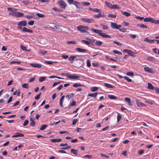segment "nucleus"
Returning <instances> with one entry per match:
<instances>
[{"instance_id":"obj_1","label":"nucleus","mask_w":159,"mask_h":159,"mask_svg":"<svg viewBox=\"0 0 159 159\" xmlns=\"http://www.w3.org/2000/svg\"><path fill=\"white\" fill-rule=\"evenodd\" d=\"M90 30L93 31L102 37L111 38V36L109 35L103 33L102 30L94 29L93 28H91Z\"/></svg>"},{"instance_id":"obj_2","label":"nucleus","mask_w":159,"mask_h":159,"mask_svg":"<svg viewBox=\"0 0 159 159\" xmlns=\"http://www.w3.org/2000/svg\"><path fill=\"white\" fill-rule=\"evenodd\" d=\"M89 29V27L86 26L80 25L77 27V30L82 33L87 32V30Z\"/></svg>"},{"instance_id":"obj_3","label":"nucleus","mask_w":159,"mask_h":159,"mask_svg":"<svg viewBox=\"0 0 159 159\" xmlns=\"http://www.w3.org/2000/svg\"><path fill=\"white\" fill-rule=\"evenodd\" d=\"M111 27L113 29H116L119 30L121 32H124L123 30H124V28L123 29L120 28L121 27V25H117L116 23H114L112 22H111Z\"/></svg>"},{"instance_id":"obj_4","label":"nucleus","mask_w":159,"mask_h":159,"mask_svg":"<svg viewBox=\"0 0 159 159\" xmlns=\"http://www.w3.org/2000/svg\"><path fill=\"white\" fill-rule=\"evenodd\" d=\"M65 75L69 79H80V77L76 75L75 74H74L72 75H70L68 73L65 74Z\"/></svg>"},{"instance_id":"obj_5","label":"nucleus","mask_w":159,"mask_h":159,"mask_svg":"<svg viewBox=\"0 0 159 159\" xmlns=\"http://www.w3.org/2000/svg\"><path fill=\"white\" fill-rule=\"evenodd\" d=\"M81 19L82 21L88 23H92L94 22V20L91 18H82Z\"/></svg>"},{"instance_id":"obj_6","label":"nucleus","mask_w":159,"mask_h":159,"mask_svg":"<svg viewBox=\"0 0 159 159\" xmlns=\"http://www.w3.org/2000/svg\"><path fill=\"white\" fill-rule=\"evenodd\" d=\"M7 9L8 11L11 12L9 13V15L14 16H15L14 14L16 13V11L18 10L16 8H14L12 7H8Z\"/></svg>"},{"instance_id":"obj_7","label":"nucleus","mask_w":159,"mask_h":159,"mask_svg":"<svg viewBox=\"0 0 159 159\" xmlns=\"http://www.w3.org/2000/svg\"><path fill=\"white\" fill-rule=\"evenodd\" d=\"M144 21L145 22H151L152 23L157 24V20H156L151 17H146L144 19Z\"/></svg>"},{"instance_id":"obj_8","label":"nucleus","mask_w":159,"mask_h":159,"mask_svg":"<svg viewBox=\"0 0 159 159\" xmlns=\"http://www.w3.org/2000/svg\"><path fill=\"white\" fill-rule=\"evenodd\" d=\"M57 3L61 8L63 9H65L67 5L66 3L62 0H60L58 1Z\"/></svg>"},{"instance_id":"obj_9","label":"nucleus","mask_w":159,"mask_h":159,"mask_svg":"<svg viewBox=\"0 0 159 159\" xmlns=\"http://www.w3.org/2000/svg\"><path fill=\"white\" fill-rule=\"evenodd\" d=\"M123 52H126L128 54V55L134 57V52L132 51L129 50L125 49L123 50Z\"/></svg>"},{"instance_id":"obj_10","label":"nucleus","mask_w":159,"mask_h":159,"mask_svg":"<svg viewBox=\"0 0 159 159\" xmlns=\"http://www.w3.org/2000/svg\"><path fill=\"white\" fill-rule=\"evenodd\" d=\"M30 65L33 67L40 68L42 66V65L40 64L37 63H31L30 64Z\"/></svg>"},{"instance_id":"obj_11","label":"nucleus","mask_w":159,"mask_h":159,"mask_svg":"<svg viewBox=\"0 0 159 159\" xmlns=\"http://www.w3.org/2000/svg\"><path fill=\"white\" fill-rule=\"evenodd\" d=\"M144 71L150 73H153L154 72V71L152 68H150L148 67H144Z\"/></svg>"},{"instance_id":"obj_12","label":"nucleus","mask_w":159,"mask_h":159,"mask_svg":"<svg viewBox=\"0 0 159 159\" xmlns=\"http://www.w3.org/2000/svg\"><path fill=\"white\" fill-rule=\"evenodd\" d=\"M136 102L137 106L139 107L145 106V105L144 104L141 102L138 99L136 100Z\"/></svg>"},{"instance_id":"obj_13","label":"nucleus","mask_w":159,"mask_h":159,"mask_svg":"<svg viewBox=\"0 0 159 159\" xmlns=\"http://www.w3.org/2000/svg\"><path fill=\"white\" fill-rule=\"evenodd\" d=\"M24 136V134L19 132H16L15 134L12 136V138H16L17 137H22Z\"/></svg>"},{"instance_id":"obj_14","label":"nucleus","mask_w":159,"mask_h":159,"mask_svg":"<svg viewBox=\"0 0 159 159\" xmlns=\"http://www.w3.org/2000/svg\"><path fill=\"white\" fill-rule=\"evenodd\" d=\"M76 50L77 51L82 53L86 52L88 51V50L87 49H82L79 48H76Z\"/></svg>"},{"instance_id":"obj_15","label":"nucleus","mask_w":159,"mask_h":159,"mask_svg":"<svg viewBox=\"0 0 159 159\" xmlns=\"http://www.w3.org/2000/svg\"><path fill=\"white\" fill-rule=\"evenodd\" d=\"M125 100L129 104V106H132L133 104V102L131 100L130 98H125Z\"/></svg>"},{"instance_id":"obj_16","label":"nucleus","mask_w":159,"mask_h":159,"mask_svg":"<svg viewBox=\"0 0 159 159\" xmlns=\"http://www.w3.org/2000/svg\"><path fill=\"white\" fill-rule=\"evenodd\" d=\"M34 117H32L30 118V121H31L30 125L31 126H34L35 123V122L34 121Z\"/></svg>"},{"instance_id":"obj_17","label":"nucleus","mask_w":159,"mask_h":159,"mask_svg":"<svg viewBox=\"0 0 159 159\" xmlns=\"http://www.w3.org/2000/svg\"><path fill=\"white\" fill-rule=\"evenodd\" d=\"M27 22L26 21L23 20L20 21L18 24V25L21 26H25L26 25Z\"/></svg>"},{"instance_id":"obj_18","label":"nucleus","mask_w":159,"mask_h":159,"mask_svg":"<svg viewBox=\"0 0 159 159\" xmlns=\"http://www.w3.org/2000/svg\"><path fill=\"white\" fill-rule=\"evenodd\" d=\"M89 10L92 11H93L95 12H101V10L98 9L97 8H93L90 7L89 8Z\"/></svg>"},{"instance_id":"obj_19","label":"nucleus","mask_w":159,"mask_h":159,"mask_svg":"<svg viewBox=\"0 0 159 159\" xmlns=\"http://www.w3.org/2000/svg\"><path fill=\"white\" fill-rule=\"evenodd\" d=\"M24 14L22 13H21L19 12H16V13L14 14L15 16L20 17H22L24 16Z\"/></svg>"},{"instance_id":"obj_20","label":"nucleus","mask_w":159,"mask_h":159,"mask_svg":"<svg viewBox=\"0 0 159 159\" xmlns=\"http://www.w3.org/2000/svg\"><path fill=\"white\" fill-rule=\"evenodd\" d=\"M22 31L23 32H27L32 33L33 31L25 27H24L22 29Z\"/></svg>"},{"instance_id":"obj_21","label":"nucleus","mask_w":159,"mask_h":159,"mask_svg":"<svg viewBox=\"0 0 159 159\" xmlns=\"http://www.w3.org/2000/svg\"><path fill=\"white\" fill-rule=\"evenodd\" d=\"M61 141V139H52L50 140V141L53 143L59 142Z\"/></svg>"},{"instance_id":"obj_22","label":"nucleus","mask_w":159,"mask_h":159,"mask_svg":"<svg viewBox=\"0 0 159 159\" xmlns=\"http://www.w3.org/2000/svg\"><path fill=\"white\" fill-rule=\"evenodd\" d=\"M98 94V93L97 92L92 93H89L88 95V96L91 97H93V98H95Z\"/></svg>"},{"instance_id":"obj_23","label":"nucleus","mask_w":159,"mask_h":159,"mask_svg":"<svg viewBox=\"0 0 159 159\" xmlns=\"http://www.w3.org/2000/svg\"><path fill=\"white\" fill-rule=\"evenodd\" d=\"M108 97L111 100H115L117 99V97L112 95H108Z\"/></svg>"},{"instance_id":"obj_24","label":"nucleus","mask_w":159,"mask_h":159,"mask_svg":"<svg viewBox=\"0 0 159 159\" xmlns=\"http://www.w3.org/2000/svg\"><path fill=\"white\" fill-rule=\"evenodd\" d=\"M99 13L98 14L94 15L93 16L95 17L98 18L100 17H103L104 16L103 15H102L100 12H98Z\"/></svg>"},{"instance_id":"obj_25","label":"nucleus","mask_w":159,"mask_h":159,"mask_svg":"<svg viewBox=\"0 0 159 159\" xmlns=\"http://www.w3.org/2000/svg\"><path fill=\"white\" fill-rule=\"evenodd\" d=\"M81 42L87 45H89L90 44L92 43V42L85 40H82Z\"/></svg>"},{"instance_id":"obj_26","label":"nucleus","mask_w":159,"mask_h":159,"mask_svg":"<svg viewBox=\"0 0 159 159\" xmlns=\"http://www.w3.org/2000/svg\"><path fill=\"white\" fill-rule=\"evenodd\" d=\"M74 95V94L73 93H71L66 95V98H68L69 100L70 98L73 97Z\"/></svg>"},{"instance_id":"obj_27","label":"nucleus","mask_w":159,"mask_h":159,"mask_svg":"<svg viewBox=\"0 0 159 159\" xmlns=\"http://www.w3.org/2000/svg\"><path fill=\"white\" fill-rule=\"evenodd\" d=\"M105 3L107 7L111 9L112 4L111 3L107 1L105 2Z\"/></svg>"},{"instance_id":"obj_28","label":"nucleus","mask_w":159,"mask_h":159,"mask_svg":"<svg viewBox=\"0 0 159 159\" xmlns=\"http://www.w3.org/2000/svg\"><path fill=\"white\" fill-rule=\"evenodd\" d=\"M155 39L151 40L150 39H148L147 38H146L144 39V41L145 42H148L150 43H152L154 41H155Z\"/></svg>"},{"instance_id":"obj_29","label":"nucleus","mask_w":159,"mask_h":159,"mask_svg":"<svg viewBox=\"0 0 159 159\" xmlns=\"http://www.w3.org/2000/svg\"><path fill=\"white\" fill-rule=\"evenodd\" d=\"M148 88L149 89L153 90L154 89V87L153 86V85L151 83H148Z\"/></svg>"},{"instance_id":"obj_30","label":"nucleus","mask_w":159,"mask_h":159,"mask_svg":"<svg viewBox=\"0 0 159 159\" xmlns=\"http://www.w3.org/2000/svg\"><path fill=\"white\" fill-rule=\"evenodd\" d=\"M104 85L105 87L108 88H113L114 87L112 85L108 83H105Z\"/></svg>"},{"instance_id":"obj_31","label":"nucleus","mask_w":159,"mask_h":159,"mask_svg":"<svg viewBox=\"0 0 159 159\" xmlns=\"http://www.w3.org/2000/svg\"><path fill=\"white\" fill-rule=\"evenodd\" d=\"M137 25L141 28H148L147 26L144 24H138Z\"/></svg>"},{"instance_id":"obj_32","label":"nucleus","mask_w":159,"mask_h":159,"mask_svg":"<svg viewBox=\"0 0 159 159\" xmlns=\"http://www.w3.org/2000/svg\"><path fill=\"white\" fill-rule=\"evenodd\" d=\"M122 14L123 15L126 16H130V13L129 12H127V11H124V12L122 11Z\"/></svg>"},{"instance_id":"obj_33","label":"nucleus","mask_w":159,"mask_h":159,"mask_svg":"<svg viewBox=\"0 0 159 159\" xmlns=\"http://www.w3.org/2000/svg\"><path fill=\"white\" fill-rule=\"evenodd\" d=\"M65 96H63L61 98L60 101V105L61 107H63L62 101L64 100Z\"/></svg>"},{"instance_id":"obj_34","label":"nucleus","mask_w":159,"mask_h":159,"mask_svg":"<svg viewBox=\"0 0 159 159\" xmlns=\"http://www.w3.org/2000/svg\"><path fill=\"white\" fill-rule=\"evenodd\" d=\"M145 102L146 103H148L151 105H152L154 103V101H151L150 100H147L146 99H145Z\"/></svg>"},{"instance_id":"obj_35","label":"nucleus","mask_w":159,"mask_h":159,"mask_svg":"<svg viewBox=\"0 0 159 159\" xmlns=\"http://www.w3.org/2000/svg\"><path fill=\"white\" fill-rule=\"evenodd\" d=\"M47 127V126L45 125H42L40 128V130H43L45 129Z\"/></svg>"},{"instance_id":"obj_36","label":"nucleus","mask_w":159,"mask_h":159,"mask_svg":"<svg viewBox=\"0 0 159 159\" xmlns=\"http://www.w3.org/2000/svg\"><path fill=\"white\" fill-rule=\"evenodd\" d=\"M78 57H79V56H71L69 57V59L70 61H72Z\"/></svg>"},{"instance_id":"obj_37","label":"nucleus","mask_w":159,"mask_h":159,"mask_svg":"<svg viewBox=\"0 0 159 159\" xmlns=\"http://www.w3.org/2000/svg\"><path fill=\"white\" fill-rule=\"evenodd\" d=\"M102 41H98L95 42V44L97 46H100L102 45Z\"/></svg>"},{"instance_id":"obj_38","label":"nucleus","mask_w":159,"mask_h":159,"mask_svg":"<svg viewBox=\"0 0 159 159\" xmlns=\"http://www.w3.org/2000/svg\"><path fill=\"white\" fill-rule=\"evenodd\" d=\"M71 152L75 155H77L78 154V151L74 149H71Z\"/></svg>"},{"instance_id":"obj_39","label":"nucleus","mask_w":159,"mask_h":159,"mask_svg":"<svg viewBox=\"0 0 159 159\" xmlns=\"http://www.w3.org/2000/svg\"><path fill=\"white\" fill-rule=\"evenodd\" d=\"M20 93V91L19 90H16L14 91L13 93V94L14 95L17 94V96H19Z\"/></svg>"},{"instance_id":"obj_40","label":"nucleus","mask_w":159,"mask_h":159,"mask_svg":"<svg viewBox=\"0 0 159 159\" xmlns=\"http://www.w3.org/2000/svg\"><path fill=\"white\" fill-rule=\"evenodd\" d=\"M120 7H119L117 4L112 5L111 7V9H120Z\"/></svg>"},{"instance_id":"obj_41","label":"nucleus","mask_w":159,"mask_h":159,"mask_svg":"<svg viewBox=\"0 0 159 159\" xmlns=\"http://www.w3.org/2000/svg\"><path fill=\"white\" fill-rule=\"evenodd\" d=\"M73 4L76 6L77 7H78L80 6V3L78 2L75 1L74 2Z\"/></svg>"},{"instance_id":"obj_42","label":"nucleus","mask_w":159,"mask_h":159,"mask_svg":"<svg viewBox=\"0 0 159 159\" xmlns=\"http://www.w3.org/2000/svg\"><path fill=\"white\" fill-rule=\"evenodd\" d=\"M77 42L76 41H67V43L68 44H75Z\"/></svg>"},{"instance_id":"obj_43","label":"nucleus","mask_w":159,"mask_h":159,"mask_svg":"<svg viewBox=\"0 0 159 159\" xmlns=\"http://www.w3.org/2000/svg\"><path fill=\"white\" fill-rule=\"evenodd\" d=\"M22 87L28 89L29 88V85L26 83L24 84H22Z\"/></svg>"},{"instance_id":"obj_44","label":"nucleus","mask_w":159,"mask_h":159,"mask_svg":"<svg viewBox=\"0 0 159 159\" xmlns=\"http://www.w3.org/2000/svg\"><path fill=\"white\" fill-rule=\"evenodd\" d=\"M98 87H92L91 88V90L92 91L94 92L97 91L98 89Z\"/></svg>"},{"instance_id":"obj_45","label":"nucleus","mask_w":159,"mask_h":159,"mask_svg":"<svg viewBox=\"0 0 159 159\" xmlns=\"http://www.w3.org/2000/svg\"><path fill=\"white\" fill-rule=\"evenodd\" d=\"M46 78V77L45 76L43 77H40L39 78V81L41 82L45 80Z\"/></svg>"},{"instance_id":"obj_46","label":"nucleus","mask_w":159,"mask_h":159,"mask_svg":"<svg viewBox=\"0 0 159 159\" xmlns=\"http://www.w3.org/2000/svg\"><path fill=\"white\" fill-rule=\"evenodd\" d=\"M24 17L25 18H26L28 19H30L34 17V15H27L25 16H24Z\"/></svg>"},{"instance_id":"obj_47","label":"nucleus","mask_w":159,"mask_h":159,"mask_svg":"<svg viewBox=\"0 0 159 159\" xmlns=\"http://www.w3.org/2000/svg\"><path fill=\"white\" fill-rule=\"evenodd\" d=\"M121 118V116L120 113H118L117 116V121L119 122Z\"/></svg>"},{"instance_id":"obj_48","label":"nucleus","mask_w":159,"mask_h":159,"mask_svg":"<svg viewBox=\"0 0 159 159\" xmlns=\"http://www.w3.org/2000/svg\"><path fill=\"white\" fill-rule=\"evenodd\" d=\"M113 52L115 54H117L119 55H121L122 54V53L121 52L118 51L116 50H114L113 51Z\"/></svg>"},{"instance_id":"obj_49","label":"nucleus","mask_w":159,"mask_h":159,"mask_svg":"<svg viewBox=\"0 0 159 159\" xmlns=\"http://www.w3.org/2000/svg\"><path fill=\"white\" fill-rule=\"evenodd\" d=\"M126 75L129 76H133L134 75V74L133 72H127L126 73Z\"/></svg>"},{"instance_id":"obj_50","label":"nucleus","mask_w":159,"mask_h":159,"mask_svg":"<svg viewBox=\"0 0 159 159\" xmlns=\"http://www.w3.org/2000/svg\"><path fill=\"white\" fill-rule=\"evenodd\" d=\"M39 53L42 55H45L47 53V52L46 51H40Z\"/></svg>"},{"instance_id":"obj_51","label":"nucleus","mask_w":159,"mask_h":159,"mask_svg":"<svg viewBox=\"0 0 159 159\" xmlns=\"http://www.w3.org/2000/svg\"><path fill=\"white\" fill-rule=\"evenodd\" d=\"M85 39L87 40L92 42V43H94L95 41V40L94 39H92L88 38H86Z\"/></svg>"},{"instance_id":"obj_52","label":"nucleus","mask_w":159,"mask_h":159,"mask_svg":"<svg viewBox=\"0 0 159 159\" xmlns=\"http://www.w3.org/2000/svg\"><path fill=\"white\" fill-rule=\"evenodd\" d=\"M153 51L156 53H157L159 54V50L157 48H153L152 49Z\"/></svg>"},{"instance_id":"obj_53","label":"nucleus","mask_w":159,"mask_h":159,"mask_svg":"<svg viewBox=\"0 0 159 159\" xmlns=\"http://www.w3.org/2000/svg\"><path fill=\"white\" fill-rule=\"evenodd\" d=\"M21 62L20 61H11L10 62V63L11 64H20Z\"/></svg>"},{"instance_id":"obj_54","label":"nucleus","mask_w":159,"mask_h":159,"mask_svg":"<svg viewBox=\"0 0 159 159\" xmlns=\"http://www.w3.org/2000/svg\"><path fill=\"white\" fill-rule=\"evenodd\" d=\"M36 15L39 17H43L45 16L44 15L42 14L39 13H37Z\"/></svg>"},{"instance_id":"obj_55","label":"nucleus","mask_w":159,"mask_h":159,"mask_svg":"<svg viewBox=\"0 0 159 159\" xmlns=\"http://www.w3.org/2000/svg\"><path fill=\"white\" fill-rule=\"evenodd\" d=\"M82 86V85L81 84H76V83H75V84H74L73 85V87H77L79 86Z\"/></svg>"},{"instance_id":"obj_56","label":"nucleus","mask_w":159,"mask_h":159,"mask_svg":"<svg viewBox=\"0 0 159 159\" xmlns=\"http://www.w3.org/2000/svg\"><path fill=\"white\" fill-rule=\"evenodd\" d=\"M108 16L110 17L114 18L116 17V15H113V14H110L108 15Z\"/></svg>"},{"instance_id":"obj_57","label":"nucleus","mask_w":159,"mask_h":159,"mask_svg":"<svg viewBox=\"0 0 159 159\" xmlns=\"http://www.w3.org/2000/svg\"><path fill=\"white\" fill-rule=\"evenodd\" d=\"M124 78L127 80V81L129 82H131L132 80L130 79L129 77H128L127 76H124Z\"/></svg>"},{"instance_id":"obj_58","label":"nucleus","mask_w":159,"mask_h":159,"mask_svg":"<svg viewBox=\"0 0 159 159\" xmlns=\"http://www.w3.org/2000/svg\"><path fill=\"white\" fill-rule=\"evenodd\" d=\"M91 64L90 61L89 60H88L87 61V66L88 67H89L91 66Z\"/></svg>"},{"instance_id":"obj_59","label":"nucleus","mask_w":159,"mask_h":159,"mask_svg":"<svg viewBox=\"0 0 159 159\" xmlns=\"http://www.w3.org/2000/svg\"><path fill=\"white\" fill-rule=\"evenodd\" d=\"M34 20H31L30 21L28 22V24L30 25H34Z\"/></svg>"},{"instance_id":"obj_60","label":"nucleus","mask_w":159,"mask_h":159,"mask_svg":"<svg viewBox=\"0 0 159 159\" xmlns=\"http://www.w3.org/2000/svg\"><path fill=\"white\" fill-rule=\"evenodd\" d=\"M101 26H102V28L104 30H107L108 29V27L107 26L103 24H101Z\"/></svg>"},{"instance_id":"obj_61","label":"nucleus","mask_w":159,"mask_h":159,"mask_svg":"<svg viewBox=\"0 0 159 159\" xmlns=\"http://www.w3.org/2000/svg\"><path fill=\"white\" fill-rule=\"evenodd\" d=\"M135 17L137 19H139V20H143L144 19L143 17H140V16H136Z\"/></svg>"},{"instance_id":"obj_62","label":"nucleus","mask_w":159,"mask_h":159,"mask_svg":"<svg viewBox=\"0 0 159 159\" xmlns=\"http://www.w3.org/2000/svg\"><path fill=\"white\" fill-rule=\"evenodd\" d=\"M52 9L53 10H55L56 11H58V12L62 11V10H61L60 9H59L58 8H57L56 7H53L52 8Z\"/></svg>"},{"instance_id":"obj_63","label":"nucleus","mask_w":159,"mask_h":159,"mask_svg":"<svg viewBox=\"0 0 159 159\" xmlns=\"http://www.w3.org/2000/svg\"><path fill=\"white\" fill-rule=\"evenodd\" d=\"M82 4L83 5L86 6H88L90 5L89 2H82Z\"/></svg>"},{"instance_id":"obj_64","label":"nucleus","mask_w":159,"mask_h":159,"mask_svg":"<svg viewBox=\"0 0 159 159\" xmlns=\"http://www.w3.org/2000/svg\"><path fill=\"white\" fill-rule=\"evenodd\" d=\"M28 123L29 121L27 120H26L24 122L23 124V125L24 126H26L28 124Z\"/></svg>"}]
</instances>
